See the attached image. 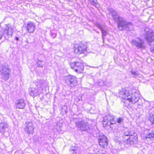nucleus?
Segmentation results:
<instances>
[{
    "instance_id": "7",
    "label": "nucleus",
    "mask_w": 154,
    "mask_h": 154,
    "mask_svg": "<svg viewBox=\"0 0 154 154\" xmlns=\"http://www.w3.org/2000/svg\"><path fill=\"white\" fill-rule=\"evenodd\" d=\"M27 29L29 33H32L35 30V26L32 23L27 24Z\"/></svg>"
},
{
    "instance_id": "5",
    "label": "nucleus",
    "mask_w": 154,
    "mask_h": 154,
    "mask_svg": "<svg viewBox=\"0 0 154 154\" xmlns=\"http://www.w3.org/2000/svg\"><path fill=\"white\" fill-rule=\"evenodd\" d=\"M25 103L24 100L23 99H20L18 100L16 104V106L17 108L23 109L25 106Z\"/></svg>"
},
{
    "instance_id": "19",
    "label": "nucleus",
    "mask_w": 154,
    "mask_h": 154,
    "mask_svg": "<svg viewBox=\"0 0 154 154\" xmlns=\"http://www.w3.org/2000/svg\"><path fill=\"white\" fill-rule=\"evenodd\" d=\"M92 4L94 5H96L97 4L94 1H92L91 2Z\"/></svg>"
},
{
    "instance_id": "15",
    "label": "nucleus",
    "mask_w": 154,
    "mask_h": 154,
    "mask_svg": "<svg viewBox=\"0 0 154 154\" xmlns=\"http://www.w3.org/2000/svg\"><path fill=\"white\" fill-rule=\"evenodd\" d=\"M70 66L72 69H75L76 67V63H72L70 64Z\"/></svg>"
},
{
    "instance_id": "17",
    "label": "nucleus",
    "mask_w": 154,
    "mask_h": 154,
    "mask_svg": "<svg viewBox=\"0 0 154 154\" xmlns=\"http://www.w3.org/2000/svg\"><path fill=\"white\" fill-rule=\"evenodd\" d=\"M101 31H102V33L103 35L104 36H105L106 35V32L104 29L103 28L101 30Z\"/></svg>"
},
{
    "instance_id": "2",
    "label": "nucleus",
    "mask_w": 154,
    "mask_h": 154,
    "mask_svg": "<svg viewBox=\"0 0 154 154\" xmlns=\"http://www.w3.org/2000/svg\"><path fill=\"white\" fill-rule=\"evenodd\" d=\"M98 143L102 149H106L109 145V140L104 134L99 135L98 139Z\"/></svg>"
},
{
    "instance_id": "16",
    "label": "nucleus",
    "mask_w": 154,
    "mask_h": 154,
    "mask_svg": "<svg viewBox=\"0 0 154 154\" xmlns=\"http://www.w3.org/2000/svg\"><path fill=\"white\" fill-rule=\"evenodd\" d=\"M123 118L121 117H119L118 119L117 122L118 123H120L123 121Z\"/></svg>"
},
{
    "instance_id": "3",
    "label": "nucleus",
    "mask_w": 154,
    "mask_h": 154,
    "mask_svg": "<svg viewBox=\"0 0 154 154\" xmlns=\"http://www.w3.org/2000/svg\"><path fill=\"white\" fill-rule=\"evenodd\" d=\"M108 122L110 123V125H113L116 124L114 120V117L112 116L108 115L104 117L102 121V125L103 127H106L109 125Z\"/></svg>"
},
{
    "instance_id": "10",
    "label": "nucleus",
    "mask_w": 154,
    "mask_h": 154,
    "mask_svg": "<svg viewBox=\"0 0 154 154\" xmlns=\"http://www.w3.org/2000/svg\"><path fill=\"white\" fill-rule=\"evenodd\" d=\"M146 138L153 139L154 138V131H152L148 134L146 136Z\"/></svg>"
},
{
    "instance_id": "18",
    "label": "nucleus",
    "mask_w": 154,
    "mask_h": 154,
    "mask_svg": "<svg viewBox=\"0 0 154 154\" xmlns=\"http://www.w3.org/2000/svg\"><path fill=\"white\" fill-rule=\"evenodd\" d=\"M97 26L100 29V30L103 29V28L99 24H98L97 25Z\"/></svg>"
},
{
    "instance_id": "11",
    "label": "nucleus",
    "mask_w": 154,
    "mask_h": 154,
    "mask_svg": "<svg viewBox=\"0 0 154 154\" xmlns=\"http://www.w3.org/2000/svg\"><path fill=\"white\" fill-rule=\"evenodd\" d=\"M148 119L152 124H154V115L152 114H150L149 116Z\"/></svg>"
},
{
    "instance_id": "20",
    "label": "nucleus",
    "mask_w": 154,
    "mask_h": 154,
    "mask_svg": "<svg viewBox=\"0 0 154 154\" xmlns=\"http://www.w3.org/2000/svg\"><path fill=\"white\" fill-rule=\"evenodd\" d=\"M15 39L17 41H18L19 40V39L17 37H16L15 38Z\"/></svg>"
},
{
    "instance_id": "4",
    "label": "nucleus",
    "mask_w": 154,
    "mask_h": 154,
    "mask_svg": "<svg viewBox=\"0 0 154 154\" xmlns=\"http://www.w3.org/2000/svg\"><path fill=\"white\" fill-rule=\"evenodd\" d=\"M25 130L27 133L31 134L33 132L34 128L32 123L29 122L26 124Z\"/></svg>"
},
{
    "instance_id": "12",
    "label": "nucleus",
    "mask_w": 154,
    "mask_h": 154,
    "mask_svg": "<svg viewBox=\"0 0 154 154\" xmlns=\"http://www.w3.org/2000/svg\"><path fill=\"white\" fill-rule=\"evenodd\" d=\"M127 26L125 23L124 21H120L118 24V27L119 28L120 27H122L124 26Z\"/></svg>"
},
{
    "instance_id": "9",
    "label": "nucleus",
    "mask_w": 154,
    "mask_h": 154,
    "mask_svg": "<svg viewBox=\"0 0 154 154\" xmlns=\"http://www.w3.org/2000/svg\"><path fill=\"white\" fill-rule=\"evenodd\" d=\"M13 29L12 27L9 26L8 25H6V27L5 30V32L8 35H11L13 32Z\"/></svg>"
},
{
    "instance_id": "21",
    "label": "nucleus",
    "mask_w": 154,
    "mask_h": 154,
    "mask_svg": "<svg viewBox=\"0 0 154 154\" xmlns=\"http://www.w3.org/2000/svg\"><path fill=\"white\" fill-rule=\"evenodd\" d=\"M2 38V37H1V36H0V38Z\"/></svg>"
},
{
    "instance_id": "22",
    "label": "nucleus",
    "mask_w": 154,
    "mask_h": 154,
    "mask_svg": "<svg viewBox=\"0 0 154 154\" xmlns=\"http://www.w3.org/2000/svg\"><path fill=\"white\" fill-rule=\"evenodd\" d=\"M75 71H77V69H75Z\"/></svg>"
},
{
    "instance_id": "14",
    "label": "nucleus",
    "mask_w": 154,
    "mask_h": 154,
    "mask_svg": "<svg viewBox=\"0 0 154 154\" xmlns=\"http://www.w3.org/2000/svg\"><path fill=\"white\" fill-rule=\"evenodd\" d=\"M3 70H4V73L5 74H7L8 75H9L10 69H9L5 68L3 69Z\"/></svg>"
},
{
    "instance_id": "6",
    "label": "nucleus",
    "mask_w": 154,
    "mask_h": 154,
    "mask_svg": "<svg viewBox=\"0 0 154 154\" xmlns=\"http://www.w3.org/2000/svg\"><path fill=\"white\" fill-rule=\"evenodd\" d=\"M87 51V48L85 45L82 44H80L78 47V54H81L84 53Z\"/></svg>"
},
{
    "instance_id": "13",
    "label": "nucleus",
    "mask_w": 154,
    "mask_h": 154,
    "mask_svg": "<svg viewBox=\"0 0 154 154\" xmlns=\"http://www.w3.org/2000/svg\"><path fill=\"white\" fill-rule=\"evenodd\" d=\"M135 45L138 48H141L143 47V43L142 42L140 43L137 42H136Z\"/></svg>"
},
{
    "instance_id": "8",
    "label": "nucleus",
    "mask_w": 154,
    "mask_h": 154,
    "mask_svg": "<svg viewBox=\"0 0 154 154\" xmlns=\"http://www.w3.org/2000/svg\"><path fill=\"white\" fill-rule=\"evenodd\" d=\"M137 95H134L131 97L127 99V100L133 103H135L138 101L139 98Z\"/></svg>"
},
{
    "instance_id": "1",
    "label": "nucleus",
    "mask_w": 154,
    "mask_h": 154,
    "mask_svg": "<svg viewBox=\"0 0 154 154\" xmlns=\"http://www.w3.org/2000/svg\"><path fill=\"white\" fill-rule=\"evenodd\" d=\"M123 141L127 144L133 145L136 144L138 141L137 134L131 131L125 132L122 136Z\"/></svg>"
}]
</instances>
